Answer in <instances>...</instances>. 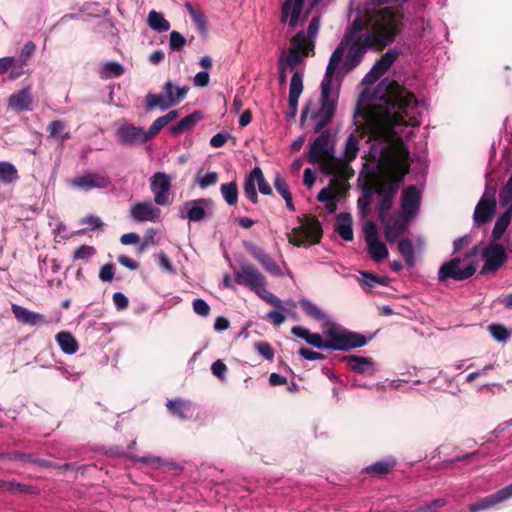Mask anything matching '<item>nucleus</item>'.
I'll list each match as a JSON object with an SVG mask.
<instances>
[{
    "instance_id": "nucleus-1",
    "label": "nucleus",
    "mask_w": 512,
    "mask_h": 512,
    "mask_svg": "<svg viewBox=\"0 0 512 512\" xmlns=\"http://www.w3.org/2000/svg\"><path fill=\"white\" fill-rule=\"evenodd\" d=\"M404 28V13L392 7L359 10L346 27L344 36L333 51L321 82V107L312 112L311 119L317 120L314 132H319L333 119L337 98L332 97V77L348 49L344 68L353 70L363 60L368 49L382 51L391 45Z\"/></svg>"
},
{
    "instance_id": "nucleus-2",
    "label": "nucleus",
    "mask_w": 512,
    "mask_h": 512,
    "mask_svg": "<svg viewBox=\"0 0 512 512\" xmlns=\"http://www.w3.org/2000/svg\"><path fill=\"white\" fill-rule=\"evenodd\" d=\"M373 98L387 105L388 117L381 118L371 112L364 113V123L358 125L346 139L341 160L347 165L356 159L359 151V139L366 136L385 144L398 142L399 147H404L402 139L395 129L398 126L408 125L406 117L411 118V112L418 105L414 93L408 91L397 81L385 78L377 85Z\"/></svg>"
},
{
    "instance_id": "nucleus-3",
    "label": "nucleus",
    "mask_w": 512,
    "mask_h": 512,
    "mask_svg": "<svg viewBox=\"0 0 512 512\" xmlns=\"http://www.w3.org/2000/svg\"><path fill=\"white\" fill-rule=\"evenodd\" d=\"M410 172L409 151L398 147L397 155L390 161L389 168L375 173V194L378 196V218L385 220L404 178Z\"/></svg>"
},
{
    "instance_id": "nucleus-4",
    "label": "nucleus",
    "mask_w": 512,
    "mask_h": 512,
    "mask_svg": "<svg viewBox=\"0 0 512 512\" xmlns=\"http://www.w3.org/2000/svg\"><path fill=\"white\" fill-rule=\"evenodd\" d=\"M292 334L304 339L308 344L318 349H333L339 351H349L366 345L367 338L360 333L340 329L335 324H331L324 332L327 340H323L318 333H311L302 326H294L291 329Z\"/></svg>"
},
{
    "instance_id": "nucleus-5",
    "label": "nucleus",
    "mask_w": 512,
    "mask_h": 512,
    "mask_svg": "<svg viewBox=\"0 0 512 512\" xmlns=\"http://www.w3.org/2000/svg\"><path fill=\"white\" fill-rule=\"evenodd\" d=\"M166 97L163 98L161 94L148 93L145 98V109L151 111L156 107L166 110L180 101L184 100L187 96L189 88L174 86L171 81H167L163 87Z\"/></svg>"
},
{
    "instance_id": "nucleus-6",
    "label": "nucleus",
    "mask_w": 512,
    "mask_h": 512,
    "mask_svg": "<svg viewBox=\"0 0 512 512\" xmlns=\"http://www.w3.org/2000/svg\"><path fill=\"white\" fill-rule=\"evenodd\" d=\"M323 236V230L320 222L315 218H306V222L295 227L288 234L289 243L301 247L305 244L315 245L320 243Z\"/></svg>"
},
{
    "instance_id": "nucleus-7",
    "label": "nucleus",
    "mask_w": 512,
    "mask_h": 512,
    "mask_svg": "<svg viewBox=\"0 0 512 512\" xmlns=\"http://www.w3.org/2000/svg\"><path fill=\"white\" fill-rule=\"evenodd\" d=\"M495 195V187L486 188L484 194L476 204L473 213V221L477 227H481L489 223L496 214L497 202Z\"/></svg>"
},
{
    "instance_id": "nucleus-8",
    "label": "nucleus",
    "mask_w": 512,
    "mask_h": 512,
    "mask_svg": "<svg viewBox=\"0 0 512 512\" xmlns=\"http://www.w3.org/2000/svg\"><path fill=\"white\" fill-rule=\"evenodd\" d=\"M461 262L462 261L459 257H454L451 260L442 264L438 271L439 281L445 282L448 279H453L455 281H464L472 277L477 269L476 264L471 262L467 264L464 268H461Z\"/></svg>"
},
{
    "instance_id": "nucleus-9",
    "label": "nucleus",
    "mask_w": 512,
    "mask_h": 512,
    "mask_svg": "<svg viewBox=\"0 0 512 512\" xmlns=\"http://www.w3.org/2000/svg\"><path fill=\"white\" fill-rule=\"evenodd\" d=\"M256 184L261 194H272V188L270 184L266 181L263 171L259 166H256L252 169L250 174L246 177L243 186L244 195L254 204L258 203Z\"/></svg>"
},
{
    "instance_id": "nucleus-10",
    "label": "nucleus",
    "mask_w": 512,
    "mask_h": 512,
    "mask_svg": "<svg viewBox=\"0 0 512 512\" xmlns=\"http://www.w3.org/2000/svg\"><path fill=\"white\" fill-rule=\"evenodd\" d=\"M234 280L237 284L256 291L267 284L265 276L252 264L241 265L234 272Z\"/></svg>"
},
{
    "instance_id": "nucleus-11",
    "label": "nucleus",
    "mask_w": 512,
    "mask_h": 512,
    "mask_svg": "<svg viewBox=\"0 0 512 512\" xmlns=\"http://www.w3.org/2000/svg\"><path fill=\"white\" fill-rule=\"evenodd\" d=\"M324 128L318 132L320 135L311 143L307 153V160L311 164L320 163L323 158L334 153L333 146H330L331 133Z\"/></svg>"
},
{
    "instance_id": "nucleus-12",
    "label": "nucleus",
    "mask_w": 512,
    "mask_h": 512,
    "mask_svg": "<svg viewBox=\"0 0 512 512\" xmlns=\"http://www.w3.org/2000/svg\"><path fill=\"white\" fill-rule=\"evenodd\" d=\"M482 256L485 258V263L481 274L496 272L507 260L505 248L493 241L484 248Z\"/></svg>"
},
{
    "instance_id": "nucleus-13",
    "label": "nucleus",
    "mask_w": 512,
    "mask_h": 512,
    "mask_svg": "<svg viewBox=\"0 0 512 512\" xmlns=\"http://www.w3.org/2000/svg\"><path fill=\"white\" fill-rule=\"evenodd\" d=\"M111 184L109 177L96 172H85L84 174L73 178L70 185L73 188L89 191L91 189H104Z\"/></svg>"
},
{
    "instance_id": "nucleus-14",
    "label": "nucleus",
    "mask_w": 512,
    "mask_h": 512,
    "mask_svg": "<svg viewBox=\"0 0 512 512\" xmlns=\"http://www.w3.org/2000/svg\"><path fill=\"white\" fill-rule=\"evenodd\" d=\"M243 246L245 250L256 259L260 265L272 276L280 277L283 272L275 260L266 253L264 249L258 247L249 241H244Z\"/></svg>"
},
{
    "instance_id": "nucleus-15",
    "label": "nucleus",
    "mask_w": 512,
    "mask_h": 512,
    "mask_svg": "<svg viewBox=\"0 0 512 512\" xmlns=\"http://www.w3.org/2000/svg\"><path fill=\"white\" fill-rule=\"evenodd\" d=\"M150 188L154 194V201L157 205L169 204V192L171 189V178L164 172H156L150 179Z\"/></svg>"
},
{
    "instance_id": "nucleus-16",
    "label": "nucleus",
    "mask_w": 512,
    "mask_h": 512,
    "mask_svg": "<svg viewBox=\"0 0 512 512\" xmlns=\"http://www.w3.org/2000/svg\"><path fill=\"white\" fill-rule=\"evenodd\" d=\"M118 140L127 146H135L146 143L148 137L146 131L142 127H136L131 124H123L116 131Z\"/></svg>"
},
{
    "instance_id": "nucleus-17",
    "label": "nucleus",
    "mask_w": 512,
    "mask_h": 512,
    "mask_svg": "<svg viewBox=\"0 0 512 512\" xmlns=\"http://www.w3.org/2000/svg\"><path fill=\"white\" fill-rule=\"evenodd\" d=\"M212 205L210 198H199L195 200L186 201L183 204V209L186 211V217L190 222H200L209 216L207 208Z\"/></svg>"
},
{
    "instance_id": "nucleus-18",
    "label": "nucleus",
    "mask_w": 512,
    "mask_h": 512,
    "mask_svg": "<svg viewBox=\"0 0 512 512\" xmlns=\"http://www.w3.org/2000/svg\"><path fill=\"white\" fill-rule=\"evenodd\" d=\"M324 174L350 178L354 175V170L350 165L336 158L334 153L323 158L319 163Z\"/></svg>"
},
{
    "instance_id": "nucleus-19",
    "label": "nucleus",
    "mask_w": 512,
    "mask_h": 512,
    "mask_svg": "<svg viewBox=\"0 0 512 512\" xmlns=\"http://www.w3.org/2000/svg\"><path fill=\"white\" fill-rule=\"evenodd\" d=\"M291 47L288 55L283 59L286 66H294L302 62V56H307L306 36L304 31L297 32L291 38Z\"/></svg>"
},
{
    "instance_id": "nucleus-20",
    "label": "nucleus",
    "mask_w": 512,
    "mask_h": 512,
    "mask_svg": "<svg viewBox=\"0 0 512 512\" xmlns=\"http://www.w3.org/2000/svg\"><path fill=\"white\" fill-rule=\"evenodd\" d=\"M130 215L136 222H158L161 210L151 201L137 202L131 206Z\"/></svg>"
},
{
    "instance_id": "nucleus-21",
    "label": "nucleus",
    "mask_w": 512,
    "mask_h": 512,
    "mask_svg": "<svg viewBox=\"0 0 512 512\" xmlns=\"http://www.w3.org/2000/svg\"><path fill=\"white\" fill-rule=\"evenodd\" d=\"M384 226V236L387 242L394 243L396 239L402 235L408 225V219L404 215H399L394 218H385V220H380Z\"/></svg>"
},
{
    "instance_id": "nucleus-22",
    "label": "nucleus",
    "mask_w": 512,
    "mask_h": 512,
    "mask_svg": "<svg viewBox=\"0 0 512 512\" xmlns=\"http://www.w3.org/2000/svg\"><path fill=\"white\" fill-rule=\"evenodd\" d=\"M305 0H285L281 7L282 23L288 21L289 26L294 28L298 24Z\"/></svg>"
},
{
    "instance_id": "nucleus-23",
    "label": "nucleus",
    "mask_w": 512,
    "mask_h": 512,
    "mask_svg": "<svg viewBox=\"0 0 512 512\" xmlns=\"http://www.w3.org/2000/svg\"><path fill=\"white\" fill-rule=\"evenodd\" d=\"M375 190V173H372L371 175L367 176L362 187V197H360L357 201L359 212L362 217H366L370 212V205L372 202V197L375 194Z\"/></svg>"
},
{
    "instance_id": "nucleus-24",
    "label": "nucleus",
    "mask_w": 512,
    "mask_h": 512,
    "mask_svg": "<svg viewBox=\"0 0 512 512\" xmlns=\"http://www.w3.org/2000/svg\"><path fill=\"white\" fill-rule=\"evenodd\" d=\"M420 205V192L419 190L411 185L408 186L401 196V208L404 212V216H413Z\"/></svg>"
},
{
    "instance_id": "nucleus-25",
    "label": "nucleus",
    "mask_w": 512,
    "mask_h": 512,
    "mask_svg": "<svg viewBox=\"0 0 512 512\" xmlns=\"http://www.w3.org/2000/svg\"><path fill=\"white\" fill-rule=\"evenodd\" d=\"M11 309L16 320L20 323L28 324L31 326L43 325L48 323L46 317L43 314L30 311L23 306L13 304Z\"/></svg>"
},
{
    "instance_id": "nucleus-26",
    "label": "nucleus",
    "mask_w": 512,
    "mask_h": 512,
    "mask_svg": "<svg viewBox=\"0 0 512 512\" xmlns=\"http://www.w3.org/2000/svg\"><path fill=\"white\" fill-rule=\"evenodd\" d=\"M342 360L347 364V366L352 371L356 373L372 375L375 371L374 364L371 358L357 355H348L344 356Z\"/></svg>"
},
{
    "instance_id": "nucleus-27",
    "label": "nucleus",
    "mask_w": 512,
    "mask_h": 512,
    "mask_svg": "<svg viewBox=\"0 0 512 512\" xmlns=\"http://www.w3.org/2000/svg\"><path fill=\"white\" fill-rule=\"evenodd\" d=\"M508 499L510 498L507 492L502 488L496 493L486 496L476 503L470 504L468 509L470 512H480Z\"/></svg>"
},
{
    "instance_id": "nucleus-28",
    "label": "nucleus",
    "mask_w": 512,
    "mask_h": 512,
    "mask_svg": "<svg viewBox=\"0 0 512 512\" xmlns=\"http://www.w3.org/2000/svg\"><path fill=\"white\" fill-rule=\"evenodd\" d=\"M6 457L9 460H18V461L27 462V463H33V464H36L41 467L62 468L65 470L72 468V465L69 463H66V464L60 466V465L54 464L47 460L35 458L32 454H26V453H21V452H11V453L7 454Z\"/></svg>"
},
{
    "instance_id": "nucleus-29",
    "label": "nucleus",
    "mask_w": 512,
    "mask_h": 512,
    "mask_svg": "<svg viewBox=\"0 0 512 512\" xmlns=\"http://www.w3.org/2000/svg\"><path fill=\"white\" fill-rule=\"evenodd\" d=\"M336 232L346 241L353 240L352 216L348 212H341L336 217Z\"/></svg>"
},
{
    "instance_id": "nucleus-30",
    "label": "nucleus",
    "mask_w": 512,
    "mask_h": 512,
    "mask_svg": "<svg viewBox=\"0 0 512 512\" xmlns=\"http://www.w3.org/2000/svg\"><path fill=\"white\" fill-rule=\"evenodd\" d=\"M203 118L201 112L195 111L182 118L177 124L170 127V133L173 136H178L184 131L191 130L196 123Z\"/></svg>"
},
{
    "instance_id": "nucleus-31",
    "label": "nucleus",
    "mask_w": 512,
    "mask_h": 512,
    "mask_svg": "<svg viewBox=\"0 0 512 512\" xmlns=\"http://www.w3.org/2000/svg\"><path fill=\"white\" fill-rule=\"evenodd\" d=\"M32 99L28 89H22L16 93H13L9 97V107L17 111H27L30 109Z\"/></svg>"
},
{
    "instance_id": "nucleus-32",
    "label": "nucleus",
    "mask_w": 512,
    "mask_h": 512,
    "mask_svg": "<svg viewBox=\"0 0 512 512\" xmlns=\"http://www.w3.org/2000/svg\"><path fill=\"white\" fill-rule=\"evenodd\" d=\"M168 410L181 419H186L192 416L193 406L189 401L182 399L169 400L166 404Z\"/></svg>"
},
{
    "instance_id": "nucleus-33",
    "label": "nucleus",
    "mask_w": 512,
    "mask_h": 512,
    "mask_svg": "<svg viewBox=\"0 0 512 512\" xmlns=\"http://www.w3.org/2000/svg\"><path fill=\"white\" fill-rule=\"evenodd\" d=\"M47 132L49 133L50 138L59 141L62 144L71 137L66 123L62 120H53L50 122L47 126Z\"/></svg>"
},
{
    "instance_id": "nucleus-34",
    "label": "nucleus",
    "mask_w": 512,
    "mask_h": 512,
    "mask_svg": "<svg viewBox=\"0 0 512 512\" xmlns=\"http://www.w3.org/2000/svg\"><path fill=\"white\" fill-rule=\"evenodd\" d=\"M55 338L62 352H64L65 354L71 355L75 354L78 351V342L70 332L61 331L57 333Z\"/></svg>"
},
{
    "instance_id": "nucleus-35",
    "label": "nucleus",
    "mask_w": 512,
    "mask_h": 512,
    "mask_svg": "<svg viewBox=\"0 0 512 512\" xmlns=\"http://www.w3.org/2000/svg\"><path fill=\"white\" fill-rule=\"evenodd\" d=\"M341 189L342 182L338 178L334 177L330 180L328 187H324L320 190L317 195V200L319 202H329L335 199L336 195L341 193Z\"/></svg>"
},
{
    "instance_id": "nucleus-36",
    "label": "nucleus",
    "mask_w": 512,
    "mask_h": 512,
    "mask_svg": "<svg viewBox=\"0 0 512 512\" xmlns=\"http://www.w3.org/2000/svg\"><path fill=\"white\" fill-rule=\"evenodd\" d=\"M185 8L188 11L193 23L202 35L208 33V22L204 13L200 9H196L191 3L187 2Z\"/></svg>"
},
{
    "instance_id": "nucleus-37",
    "label": "nucleus",
    "mask_w": 512,
    "mask_h": 512,
    "mask_svg": "<svg viewBox=\"0 0 512 512\" xmlns=\"http://www.w3.org/2000/svg\"><path fill=\"white\" fill-rule=\"evenodd\" d=\"M398 57L396 50H389L374 63L372 69L382 77L393 65Z\"/></svg>"
},
{
    "instance_id": "nucleus-38",
    "label": "nucleus",
    "mask_w": 512,
    "mask_h": 512,
    "mask_svg": "<svg viewBox=\"0 0 512 512\" xmlns=\"http://www.w3.org/2000/svg\"><path fill=\"white\" fill-rule=\"evenodd\" d=\"M512 219V212L505 211L498 217L492 230L491 239L493 242L499 241L507 230Z\"/></svg>"
},
{
    "instance_id": "nucleus-39",
    "label": "nucleus",
    "mask_w": 512,
    "mask_h": 512,
    "mask_svg": "<svg viewBox=\"0 0 512 512\" xmlns=\"http://www.w3.org/2000/svg\"><path fill=\"white\" fill-rule=\"evenodd\" d=\"M398 251L403 257L405 263L409 267H414L416 260H415V249L413 242L408 238H403L398 242Z\"/></svg>"
},
{
    "instance_id": "nucleus-40",
    "label": "nucleus",
    "mask_w": 512,
    "mask_h": 512,
    "mask_svg": "<svg viewBox=\"0 0 512 512\" xmlns=\"http://www.w3.org/2000/svg\"><path fill=\"white\" fill-rule=\"evenodd\" d=\"M367 250L369 256L375 262H381L389 255L387 246L380 240L369 241V243H367Z\"/></svg>"
},
{
    "instance_id": "nucleus-41",
    "label": "nucleus",
    "mask_w": 512,
    "mask_h": 512,
    "mask_svg": "<svg viewBox=\"0 0 512 512\" xmlns=\"http://www.w3.org/2000/svg\"><path fill=\"white\" fill-rule=\"evenodd\" d=\"M148 25L151 29L161 33L170 29V23L166 20L162 13L151 10L147 18Z\"/></svg>"
},
{
    "instance_id": "nucleus-42",
    "label": "nucleus",
    "mask_w": 512,
    "mask_h": 512,
    "mask_svg": "<svg viewBox=\"0 0 512 512\" xmlns=\"http://www.w3.org/2000/svg\"><path fill=\"white\" fill-rule=\"evenodd\" d=\"M19 179L16 167L7 161H0V182L11 184Z\"/></svg>"
},
{
    "instance_id": "nucleus-43",
    "label": "nucleus",
    "mask_w": 512,
    "mask_h": 512,
    "mask_svg": "<svg viewBox=\"0 0 512 512\" xmlns=\"http://www.w3.org/2000/svg\"><path fill=\"white\" fill-rule=\"evenodd\" d=\"M222 197L226 201V203L230 206H233L238 201V187L235 181L224 183L220 188Z\"/></svg>"
},
{
    "instance_id": "nucleus-44",
    "label": "nucleus",
    "mask_w": 512,
    "mask_h": 512,
    "mask_svg": "<svg viewBox=\"0 0 512 512\" xmlns=\"http://www.w3.org/2000/svg\"><path fill=\"white\" fill-rule=\"evenodd\" d=\"M499 203L502 207L506 208L505 211L512 212V172L509 179L500 190Z\"/></svg>"
},
{
    "instance_id": "nucleus-45",
    "label": "nucleus",
    "mask_w": 512,
    "mask_h": 512,
    "mask_svg": "<svg viewBox=\"0 0 512 512\" xmlns=\"http://www.w3.org/2000/svg\"><path fill=\"white\" fill-rule=\"evenodd\" d=\"M445 505L446 500L443 498H438L430 503H426L415 508H409L401 512H437L440 508L444 507Z\"/></svg>"
},
{
    "instance_id": "nucleus-46",
    "label": "nucleus",
    "mask_w": 512,
    "mask_h": 512,
    "mask_svg": "<svg viewBox=\"0 0 512 512\" xmlns=\"http://www.w3.org/2000/svg\"><path fill=\"white\" fill-rule=\"evenodd\" d=\"M301 309L311 318L316 320H323L325 318V314L319 309L314 303L310 300L302 299L300 300Z\"/></svg>"
},
{
    "instance_id": "nucleus-47",
    "label": "nucleus",
    "mask_w": 512,
    "mask_h": 512,
    "mask_svg": "<svg viewBox=\"0 0 512 512\" xmlns=\"http://www.w3.org/2000/svg\"><path fill=\"white\" fill-rule=\"evenodd\" d=\"M302 91L303 75L298 70H295L290 81L289 96L299 98Z\"/></svg>"
},
{
    "instance_id": "nucleus-48",
    "label": "nucleus",
    "mask_w": 512,
    "mask_h": 512,
    "mask_svg": "<svg viewBox=\"0 0 512 512\" xmlns=\"http://www.w3.org/2000/svg\"><path fill=\"white\" fill-rule=\"evenodd\" d=\"M102 73L106 78H117L123 75L124 67L115 61H109L102 67Z\"/></svg>"
},
{
    "instance_id": "nucleus-49",
    "label": "nucleus",
    "mask_w": 512,
    "mask_h": 512,
    "mask_svg": "<svg viewBox=\"0 0 512 512\" xmlns=\"http://www.w3.org/2000/svg\"><path fill=\"white\" fill-rule=\"evenodd\" d=\"M186 44V38L178 31H172L169 36V47L172 51H181Z\"/></svg>"
},
{
    "instance_id": "nucleus-50",
    "label": "nucleus",
    "mask_w": 512,
    "mask_h": 512,
    "mask_svg": "<svg viewBox=\"0 0 512 512\" xmlns=\"http://www.w3.org/2000/svg\"><path fill=\"white\" fill-rule=\"evenodd\" d=\"M257 294L267 303L270 305H273L274 307L278 309H284L282 305V301L273 293L269 292L268 290L262 288H259L257 291Z\"/></svg>"
},
{
    "instance_id": "nucleus-51",
    "label": "nucleus",
    "mask_w": 512,
    "mask_h": 512,
    "mask_svg": "<svg viewBox=\"0 0 512 512\" xmlns=\"http://www.w3.org/2000/svg\"><path fill=\"white\" fill-rule=\"evenodd\" d=\"M218 181V173L217 172H209L205 176H200L198 174L196 178V183L202 188L205 189L209 186H213Z\"/></svg>"
},
{
    "instance_id": "nucleus-52",
    "label": "nucleus",
    "mask_w": 512,
    "mask_h": 512,
    "mask_svg": "<svg viewBox=\"0 0 512 512\" xmlns=\"http://www.w3.org/2000/svg\"><path fill=\"white\" fill-rule=\"evenodd\" d=\"M488 329L493 338L498 341H505L509 337L507 328L501 324H491Z\"/></svg>"
},
{
    "instance_id": "nucleus-53",
    "label": "nucleus",
    "mask_w": 512,
    "mask_h": 512,
    "mask_svg": "<svg viewBox=\"0 0 512 512\" xmlns=\"http://www.w3.org/2000/svg\"><path fill=\"white\" fill-rule=\"evenodd\" d=\"M362 276L364 277V282L373 287L375 284L386 286L388 283V278L385 276H377L371 272H362Z\"/></svg>"
},
{
    "instance_id": "nucleus-54",
    "label": "nucleus",
    "mask_w": 512,
    "mask_h": 512,
    "mask_svg": "<svg viewBox=\"0 0 512 512\" xmlns=\"http://www.w3.org/2000/svg\"><path fill=\"white\" fill-rule=\"evenodd\" d=\"M256 351L266 360H273L274 350L268 342H256L254 345Z\"/></svg>"
},
{
    "instance_id": "nucleus-55",
    "label": "nucleus",
    "mask_w": 512,
    "mask_h": 512,
    "mask_svg": "<svg viewBox=\"0 0 512 512\" xmlns=\"http://www.w3.org/2000/svg\"><path fill=\"white\" fill-rule=\"evenodd\" d=\"M366 243L379 240L376 225L373 221H367L363 226Z\"/></svg>"
},
{
    "instance_id": "nucleus-56",
    "label": "nucleus",
    "mask_w": 512,
    "mask_h": 512,
    "mask_svg": "<svg viewBox=\"0 0 512 512\" xmlns=\"http://www.w3.org/2000/svg\"><path fill=\"white\" fill-rule=\"evenodd\" d=\"M166 125L167 124H166L164 118L162 116L158 117L151 124L149 129L146 131V135L148 137V140H151L152 138H154Z\"/></svg>"
},
{
    "instance_id": "nucleus-57",
    "label": "nucleus",
    "mask_w": 512,
    "mask_h": 512,
    "mask_svg": "<svg viewBox=\"0 0 512 512\" xmlns=\"http://www.w3.org/2000/svg\"><path fill=\"white\" fill-rule=\"evenodd\" d=\"M115 266L113 263H107L100 268L99 278L103 282H111L114 278Z\"/></svg>"
},
{
    "instance_id": "nucleus-58",
    "label": "nucleus",
    "mask_w": 512,
    "mask_h": 512,
    "mask_svg": "<svg viewBox=\"0 0 512 512\" xmlns=\"http://www.w3.org/2000/svg\"><path fill=\"white\" fill-rule=\"evenodd\" d=\"M95 253V249L92 246L81 245L74 252L75 260H87Z\"/></svg>"
},
{
    "instance_id": "nucleus-59",
    "label": "nucleus",
    "mask_w": 512,
    "mask_h": 512,
    "mask_svg": "<svg viewBox=\"0 0 512 512\" xmlns=\"http://www.w3.org/2000/svg\"><path fill=\"white\" fill-rule=\"evenodd\" d=\"M192 305H193V310L196 314H198L202 317H206L209 315L210 306L208 305V303L205 300L197 298L193 301Z\"/></svg>"
},
{
    "instance_id": "nucleus-60",
    "label": "nucleus",
    "mask_w": 512,
    "mask_h": 512,
    "mask_svg": "<svg viewBox=\"0 0 512 512\" xmlns=\"http://www.w3.org/2000/svg\"><path fill=\"white\" fill-rule=\"evenodd\" d=\"M273 184H274V187L277 190V192L282 197H286L291 194L285 179L280 174L276 175Z\"/></svg>"
},
{
    "instance_id": "nucleus-61",
    "label": "nucleus",
    "mask_w": 512,
    "mask_h": 512,
    "mask_svg": "<svg viewBox=\"0 0 512 512\" xmlns=\"http://www.w3.org/2000/svg\"><path fill=\"white\" fill-rule=\"evenodd\" d=\"M319 27H320L319 17L315 16L311 19V21L308 25V28H307V34H305L306 43L308 41H311V42L313 41V39L316 37V35L318 33Z\"/></svg>"
},
{
    "instance_id": "nucleus-62",
    "label": "nucleus",
    "mask_w": 512,
    "mask_h": 512,
    "mask_svg": "<svg viewBox=\"0 0 512 512\" xmlns=\"http://www.w3.org/2000/svg\"><path fill=\"white\" fill-rule=\"evenodd\" d=\"M211 370H212V373L216 377H218L219 380H221V381L225 380L224 374L227 371V366L222 360H220V359L216 360L212 364Z\"/></svg>"
},
{
    "instance_id": "nucleus-63",
    "label": "nucleus",
    "mask_w": 512,
    "mask_h": 512,
    "mask_svg": "<svg viewBox=\"0 0 512 512\" xmlns=\"http://www.w3.org/2000/svg\"><path fill=\"white\" fill-rule=\"evenodd\" d=\"M112 298L117 310H125L129 305L128 298L121 292H115Z\"/></svg>"
},
{
    "instance_id": "nucleus-64",
    "label": "nucleus",
    "mask_w": 512,
    "mask_h": 512,
    "mask_svg": "<svg viewBox=\"0 0 512 512\" xmlns=\"http://www.w3.org/2000/svg\"><path fill=\"white\" fill-rule=\"evenodd\" d=\"M35 50L36 45L31 41L24 45L20 54V60L22 61L23 65H25L27 60L34 54Z\"/></svg>"
}]
</instances>
